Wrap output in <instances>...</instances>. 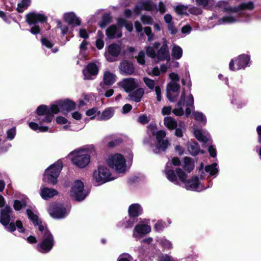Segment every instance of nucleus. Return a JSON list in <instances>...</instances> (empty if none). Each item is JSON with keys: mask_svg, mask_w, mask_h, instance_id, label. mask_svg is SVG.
I'll use <instances>...</instances> for the list:
<instances>
[{"mask_svg": "<svg viewBox=\"0 0 261 261\" xmlns=\"http://www.w3.org/2000/svg\"><path fill=\"white\" fill-rule=\"evenodd\" d=\"M98 68L94 63H89L87 65L86 69L83 70L85 80H92L93 76H96L98 73Z\"/></svg>", "mask_w": 261, "mask_h": 261, "instance_id": "dca6fc26", "label": "nucleus"}, {"mask_svg": "<svg viewBox=\"0 0 261 261\" xmlns=\"http://www.w3.org/2000/svg\"><path fill=\"white\" fill-rule=\"evenodd\" d=\"M55 245L54 238L49 230L46 227L42 236V241L37 245V250L42 253L49 252Z\"/></svg>", "mask_w": 261, "mask_h": 261, "instance_id": "f03ea898", "label": "nucleus"}, {"mask_svg": "<svg viewBox=\"0 0 261 261\" xmlns=\"http://www.w3.org/2000/svg\"><path fill=\"white\" fill-rule=\"evenodd\" d=\"M138 221L137 217H129V219L124 223V227L126 228L132 227Z\"/></svg>", "mask_w": 261, "mask_h": 261, "instance_id": "37998d69", "label": "nucleus"}, {"mask_svg": "<svg viewBox=\"0 0 261 261\" xmlns=\"http://www.w3.org/2000/svg\"><path fill=\"white\" fill-rule=\"evenodd\" d=\"M208 151L210 153V155L212 158H215L217 155V151L216 149L213 146L210 145L208 148Z\"/></svg>", "mask_w": 261, "mask_h": 261, "instance_id": "0e129e2a", "label": "nucleus"}, {"mask_svg": "<svg viewBox=\"0 0 261 261\" xmlns=\"http://www.w3.org/2000/svg\"><path fill=\"white\" fill-rule=\"evenodd\" d=\"M119 69L120 74L130 75L134 73L135 68L134 64L128 60H123L120 63Z\"/></svg>", "mask_w": 261, "mask_h": 261, "instance_id": "ddd939ff", "label": "nucleus"}, {"mask_svg": "<svg viewBox=\"0 0 261 261\" xmlns=\"http://www.w3.org/2000/svg\"><path fill=\"white\" fill-rule=\"evenodd\" d=\"M174 114L177 116H181L184 115V112L182 108L174 109L172 111Z\"/></svg>", "mask_w": 261, "mask_h": 261, "instance_id": "69168bd1", "label": "nucleus"}, {"mask_svg": "<svg viewBox=\"0 0 261 261\" xmlns=\"http://www.w3.org/2000/svg\"><path fill=\"white\" fill-rule=\"evenodd\" d=\"M55 114L47 113V115H44L45 116L43 118H42V119L39 118L38 119V120L39 121V123L40 124L43 123H50L51 122L53 119L54 117Z\"/></svg>", "mask_w": 261, "mask_h": 261, "instance_id": "c03bdc74", "label": "nucleus"}, {"mask_svg": "<svg viewBox=\"0 0 261 261\" xmlns=\"http://www.w3.org/2000/svg\"><path fill=\"white\" fill-rule=\"evenodd\" d=\"M132 256L128 253L121 254L117 259V261H132Z\"/></svg>", "mask_w": 261, "mask_h": 261, "instance_id": "5fc2aeb1", "label": "nucleus"}, {"mask_svg": "<svg viewBox=\"0 0 261 261\" xmlns=\"http://www.w3.org/2000/svg\"><path fill=\"white\" fill-rule=\"evenodd\" d=\"M156 8V5L150 0H140L135 5L134 12L136 15L138 16L142 10L152 11Z\"/></svg>", "mask_w": 261, "mask_h": 261, "instance_id": "9d476101", "label": "nucleus"}, {"mask_svg": "<svg viewBox=\"0 0 261 261\" xmlns=\"http://www.w3.org/2000/svg\"><path fill=\"white\" fill-rule=\"evenodd\" d=\"M27 206L26 201L24 200L20 201L19 200H15L13 204V207L16 211H19Z\"/></svg>", "mask_w": 261, "mask_h": 261, "instance_id": "79ce46f5", "label": "nucleus"}, {"mask_svg": "<svg viewBox=\"0 0 261 261\" xmlns=\"http://www.w3.org/2000/svg\"><path fill=\"white\" fill-rule=\"evenodd\" d=\"M63 163L62 161L60 160L56 163L50 165L45 171L56 177H59L63 168Z\"/></svg>", "mask_w": 261, "mask_h": 261, "instance_id": "aec40b11", "label": "nucleus"}, {"mask_svg": "<svg viewBox=\"0 0 261 261\" xmlns=\"http://www.w3.org/2000/svg\"><path fill=\"white\" fill-rule=\"evenodd\" d=\"M121 50L120 45L116 43L110 44L108 46V53L113 57H118L120 54Z\"/></svg>", "mask_w": 261, "mask_h": 261, "instance_id": "a878e982", "label": "nucleus"}, {"mask_svg": "<svg viewBox=\"0 0 261 261\" xmlns=\"http://www.w3.org/2000/svg\"><path fill=\"white\" fill-rule=\"evenodd\" d=\"M41 42L42 45L48 48H51L54 45V44L45 37H42L41 39Z\"/></svg>", "mask_w": 261, "mask_h": 261, "instance_id": "6e6d98bb", "label": "nucleus"}, {"mask_svg": "<svg viewBox=\"0 0 261 261\" xmlns=\"http://www.w3.org/2000/svg\"><path fill=\"white\" fill-rule=\"evenodd\" d=\"M184 165L183 168L184 170L188 173H190L192 171L194 168V165L192 162V159L190 157L186 156L184 158Z\"/></svg>", "mask_w": 261, "mask_h": 261, "instance_id": "72a5a7b5", "label": "nucleus"}, {"mask_svg": "<svg viewBox=\"0 0 261 261\" xmlns=\"http://www.w3.org/2000/svg\"><path fill=\"white\" fill-rule=\"evenodd\" d=\"M189 13L194 15H200L202 13V10L197 7H193L189 9L188 10Z\"/></svg>", "mask_w": 261, "mask_h": 261, "instance_id": "bf43d9fd", "label": "nucleus"}, {"mask_svg": "<svg viewBox=\"0 0 261 261\" xmlns=\"http://www.w3.org/2000/svg\"><path fill=\"white\" fill-rule=\"evenodd\" d=\"M146 53L148 57L151 58H154L156 56L154 49L150 46L146 47Z\"/></svg>", "mask_w": 261, "mask_h": 261, "instance_id": "8fccbe9b", "label": "nucleus"}, {"mask_svg": "<svg viewBox=\"0 0 261 261\" xmlns=\"http://www.w3.org/2000/svg\"><path fill=\"white\" fill-rule=\"evenodd\" d=\"M156 57L160 61L170 60V56L168 46L166 42H164L160 48L158 50Z\"/></svg>", "mask_w": 261, "mask_h": 261, "instance_id": "a211bd4d", "label": "nucleus"}, {"mask_svg": "<svg viewBox=\"0 0 261 261\" xmlns=\"http://www.w3.org/2000/svg\"><path fill=\"white\" fill-rule=\"evenodd\" d=\"M164 125L170 130H173L177 127V121L171 117L167 116L164 119Z\"/></svg>", "mask_w": 261, "mask_h": 261, "instance_id": "473e14b6", "label": "nucleus"}, {"mask_svg": "<svg viewBox=\"0 0 261 261\" xmlns=\"http://www.w3.org/2000/svg\"><path fill=\"white\" fill-rule=\"evenodd\" d=\"M58 194V192L56 190L48 188H44L41 191V196L44 200L52 198L57 195Z\"/></svg>", "mask_w": 261, "mask_h": 261, "instance_id": "b1692460", "label": "nucleus"}, {"mask_svg": "<svg viewBox=\"0 0 261 261\" xmlns=\"http://www.w3.org/2000/svg\"><path fill=\"white\" fill-rule=\"evenodd\" d=\"M175 12L178 14L180 15H187L188 16L189 14L187 13V10L188 9V7L187 6H185L184 5H179L176 6L174 8Z\"/></svg>", "mask_w": 261, "mask_h": 261, "instance_id": "ea45409f", "label": "nucleus"}, {"mask_svg": "<svg viewBox=\"0 0 261 261\" xmlns=\"http://www.w3.org/2000/svg\"><path fill=\"white\" fill-rule=\"evenodd\" d=\"M117 28L116 25L113 24L108 27L106 31V35L109 39L120 38L122 36L121 33L117 34Z\"/></svg>", "mask_w": 261, "mask_h": 261, "instance_id": "5701e85b", "label": "nucleus"}, {"mask_svg": "<svg viewBox=\"0 0 261 261\" xmlns=\"http://www.w3.org/2000/svg\"><path fill=\"white\" fill-rule=\"evenodd\" d=\"M141 20L144 24H152L153 22L152 18L146 15H142L141 16Z\"/></svg>", "mask_w": 261, "mask_h": 261, "instance_id": "de8ad7c7", "label": "nucleus"}, {"mask_svg": "<svg viewBox=\"0 0 261 261\" xmlns=\"http://www.w3.org/2000/svg\"><path fill=\"white\" fill-rule=\"evenodd\" d=\"M175 171L176 175L178 177L179 180L182 182L186 184V187L187 190L196 189L198 187L199 178L197 176H193L191 179L187 180V174L181 168H176Z\"/></svg>", "mask_w": 261, "mask_h": 261, "instance_id": "0eeeda50", "label": "nucleus"}, {"mask_svg": "<svg viewBox=\"0 0 261 261\" xmlns=\"http://www.w3.org/2000/svg\"><path fill=\"white\" fill-rule=\"evenodd\" d=\"M144 93V89L142 88H139L137 90L132 91V93H130L128 96L133 101L136 102H139L141 100Z\"/></svg>", "mask_w": 261, "mask_h": 261, "instance_id": "393cba45", "label": "nucleus"}, {"mask_svg": "<svg viewBox=\"0 0 261 261\" xmlns=\"http://www.w3.org/2000/svg\"><path fill=\"white\" fill-rule=\"evenodd\" d=\"M171 110V106L164 107L162 109V114L163 115H168L170 114Z\"/></svg>", "mask_w": 261, "mask_h": 261, "instance_id": "774afa93", "label": "nucleus"}, {"mask_svg": "<svg viewBox=\"0 0 261 261\" xmlns=\"http://www.w3.org/2000/svg\"><path fill=\"white\" fill-rule=\"evenodd\" d=\"M16 135V128L15 127H12V128L7 131V138L9 140H13Z\"/></svg>", "mask_w": 261, "mask_h": 261, "instance_id": "3c124183", "label": "nucleus"}, {"mask_svg": "<svg viewBox=\"0 0 261 261\" xmlns=\"http://www.w3.org/2000/svg\"><path fill=\"white\" fill-rule=\"evenodd\" d=\"M26 212L29 219L33 223V224L39 219L38 216L35 214L31 210L27 209Z\"/></svg>", "mask_w": 261, "mask_h": 261, "instance_id": "a18cd8bd", "label": "nucleus"}, {"mask_svg": "<svg viewBox=\"0 0 261 261\" xmlns=\"http://www.w3.org/2000/svg\"><path fill=\"white\" fill-rule=\"evenodd\" d=\"M187 147L188 150L191 155L195 156L199 153V145L197 142L194 141L188 143Z\"/></svg>", "mask_w": 261, "mask_h": 261, "instance_id": "c756f323", "label": "nucleus"}, {"mask_svg": "<svg viewBox=\"0 0 261 261\" xmlns=\"http://www.w3.org/2000/svg\"><path fill=\"white\" fill-rule=\"evenodd\" d=\"M122 87L126 92H132L137 87L135 79L132 77L123 79Z\"/></svg>", "mask_w": 261, "mask_h": 261, "instance_id": "6ab92c4d", "label": "nucleus"}, {"mask_svg": "<svg viewBox=\"0 0 261 261\" xmlns=\"http://www.w3.org/2000/svg\"><path fill=\"white\" fill-rule=\"evenodd\" d=\"M103 81L105 85H112L116 81V76L110 71H106L103 75Z\"/></svg>", "mask_w": 261, "mask_h": 261, "instance_id": "7c9ffc66", "label": "nucleus"}, {"mask_svg": "<svg viewBox=\"0 0 261 261\" xmlns=\"http://www.w3.org/2000/svg\"><path fill=\"white\" fill-rule=\"evenodd\" d=\"M114 114V110L113 108H107L102 112L101 115L97 118V119L99 121L107 120L112 117Z\"/></svg>", "mask_w": 261, "mask_h": 261, "instance_id": "bb28decb", "label": "nucleus"}, {"mask_svg": "<svg viewBox=\"0 0 261 261\" xmlns=\"http://www.w3.org/2000/svg\"><path fill=\"white\" fill-rule=\"evenodd\" d=\"M195 137L199 141L203 143H207L208 139L204 136L200 129H195L194 132Z\"/></svg>", "mask_w": 261, "mask_h": 261, "instance_id": "a19ab883", "label": "nucleus"}, {"mask_svg": "<svg viewBox=\"0 0 261 261\" xmlns=\"http://www.w3.org/2000/svg\"><path fill=\"white\" fill-rule=\"evenodd\" d=\"M138 121L142 124H146L149 122V120L146 115H142L139 117Z\"/></svg>", "mask_w": 261, "mask_h": 261, "instance_id": "680f3d73", "label": "nucleus"}, {"mask_svg": "<svg viewBox=\"0 0 261 261\" xmlns=\"http://www.w3.org/2000/svg\"><path fill=\"white\" fill-rule=\"evenodd\" d=\"M168 30L172 35H175L177 32V29L174 26V22L168 24Z\"/></svg>", "mask_w": 261, "mask_h": 261, "instance_id": "e2e57ef3", "label": "nucleus"}, {"mask_svg": "<svg viewBox=\"0 0 261 261\" xmlns=\"http://www.w3.org/2000/svg\"><path fill=\"white\" fill-rule=\"evenodd\" d=\"M143 210L138 203H133L129 205L128 209L129 217H137L142 214Z\"/></svg>", "mask_w": 261, "mask_h": 261, "instance_id": "4be33fe9", "label": "nucleus"}, {"mask_svg": "<svg viewBox=\"0 0 261 261\" xmlns=\"http://www.w3.org/2000/svg\"><path fill=\"white\" fill-rule=\"evenodd\" d=\"M53 105L57 107L59 113L61 111L64 115L75 110L76 107L75 102L68 98L57 100Z\"/></svg>", "mask_w": 261, "mask_h": 261, "instance_id": "1a4fd4ad", "label": "nucleus"}, {"mask_svg": "<svg viewBox=\"0 0 261 261\" xmlns=\"http://www.w3.org/2000/svg\"><path fill=\"white\" fill-rule=\"evenodd\" d=\"M36 113L38 116H44L49 114H58L59 110L56 106L51 105L49 108L47 106L45 105H41L39 106L36 110Z\"/></svg>", "mask_w": 261, "mask_h": 261, "instance_id": "4468645a", "label": "nucleus"}, {"mask_svg": "<svg viewBox=\"0 0 261 261\" xmlns=\"http://www.w3.org/2000/svg\"><path fill=\"white\" fill-rule=\"evenodd\" d=\"M165 227V223L161 221H158L154 226V229L156 231H160L163 229Z\"/></svg>", "mask_w": 261, "mask_h": 261, "instance_id": "13d9d810", "label": "nucleus"}, {"mask_svg": "<svg viewBox=\"0 0 261 261\" xmlns=\"http://www.w3.org/2000/svg\"><path fill=\"white\" fill-rule=\"evenodd\" d=\"M250 57L249 55L242 54L237 58H234L230 61L229 64V68L231 71L245 69L249 66L250 63Z\"/></svg>", "mask_w": 261, "mask_h": 261, "instance_id": "39448f33", "label": "nucleus"}, {"mask_svg": "<svg viewBox=\"0 0 261 261\" xmlns=\"http://www.w3.org/2000/svg\"><path fill=\"white\" fill-rule=\"evenodd\" d=\"M166 133L164 130H160L156 132L155 133V137L157 142H159L161 140H164L163 139L166 137Z\"/></svg>", "mask_w": 261, "mask_h": 261, "instance_id": "864d4df0", "label": "nucleus"}, {"mask_svg": "<svg viewBox=\"0 0 261 261\" xmlns=\"http://www.w3.org/2000/svg\"><path fill=\"white\" fill-rule=\"evenodd\" d=\"M48 213L54 218L62 219L66 215V208L63 203L54 202L49 205Z\"/></svg>", "mask_w": 261, "mask_h": 261, "instance_id": "6e6552de", "label": "nucleus"}, {"mask_svg": "<svg viewBox=\"0 0 261 261\" xmlns=\"http://www.w3.org/2000/svg\"><path fill=\"white\" fill-rule=\"evenodd\" d=\"M112 21V17L108 13H103L101 17V20L98 22V25L101 29L105 28L109 23Z\"/></svg>", "mask_w": 261, "mask_h": 261, "instance_id": "cd10ccee", "label": "nucleus"}, {"mask_svg": "<svg viewBox=\"0 0 261 261\" xmlns=\"http://www.w3.org/2000/svg\"><path fill=\"white\" fill-rule=\"evenodd\" d=\"M218 164L214 163L211 165L205 166L204 170L206 172H209L211 176L217 174L219 172V169L217 168Z\"/></svg>", "mask_w": 261, "mask_h": 261, "instance_id": "e433bc0d", "label": "nucleus"}, {"mask_svg": "<svg viewBox=\"0 0 261 261\" xmlns=\"http://www.w3.org/2000/svg\"><path fill=\"white\" fill-rule=\"evenodd\" d=\"M182 55V49L178 45H174L172 49V56L174 59H179Z\"/></svg>", "mask_w": 261, "mask_h": 261, "instance_id": "4c0bfd02", "label": "nucleus"}, {"mask_svg": "<svg viewBox=\"0 0 261 261\" xmlns=\"http://www.w3.org/2000/svg\"><path fill=\"white\" fill-rule=\"evenodd\" d=\"M63 19L65 22L71 25L72 28L81 25L80 19L72 12L65 13L63 15Z\"/></svg>", "mask_w": 261, "mask_h": 261, "instance_id": "f3484780", "label": "nucleus"}, {"mask_svg": "<svg viewBox=\"0 0 261 261\" xmlns=\"http://www.w3.org/2000/svg\"><path fill=\"white\" fill-rule=\"evenodd\" d=\"M0 222L4 226H7L11 220L10 214L12 213V208L6 205L4 208L1 210Z\"/></svg>", "mask_w": 261, "mask_h": 261, "instance_id": "2eb2a0df", "label": "nucleus"}, {"mask_svg": "<svg viewBox=\"0 0 261 261\" xmlns=\"http://www.w3.org/2000/svg\"><path fill=\"white\" fill-rule=\"evenodd\" d=\"M93 179L99 185H102L115 179L111 176L110 169L106 166L98 165L97 169L93 173Z\"/></svg>", "mask_w": 261, "mask_h": 261, "instance_id": "7ed1b4c3", "label": "nucleus"}, {"mask_svg": "<svg viewBox=\"0 0 261 261\" xmlns=\"http://www.w3.org/2000/svg\"><path fill=\"white\" fill-rule=\"evenodd\" d=\"M166 175L167 179L171 182L178 185L177 175L173 169H169L166 171Z\"/></svg>", "mask_w": 261, "mask_h": 261, "instance_id": "58836bf2", "label": "nucleus"}, {"mask_svg": "<svg viewBox=\"0 0 261 261\" xmlns=\"http://www.w3.org/2000/svg\"><path fill=\"white\" fill-rule=\"evenodd\" d=\"M221 20L224 23H232L236 22L237 20L236 18L231 16H224L222 18Z\"/></svg>", "mask_w": 261, "mask_h": 261, "instance_id": "052dcab7", "label": "nucleus"}, {"mask_svg": "<svg viewBox=\"0 0 261 261\" xmlns=\"http://www.w3.org/2000/svg\"><path fill=\"white\" fill-rule=\"evenodd\" d=\"M218 7L222 8L223 11L227 13H238L241 10H252L254 8V3L250 1L248 3H243L238 7H230L228 6V3L225 1L219 2L217 4Z\"/></svg>", "mask_w": 261, "mask_h": 261, "instance_id": "20e7f679", "label": "nucleus"}, {"mask_svg": "<svg viewBox=\"0 0 261 261\" xmlns=\"http://www.w3.org/2000/svg\"><path fill=\"white\" fill-rule=\"evenodd\" d=\"M79 35L80 37L84 39H87L89 37L87 30L85 29H81L79 31Z\"/></svg>", "mask_w": 261, "mask_h": 261, "instance_id": "338daca9", "label": "nucleus"}, {"mask_svg": "<svg viewBox=\"0 0 261 261\" xmlns=\"http://www.w3.org/2000/svg\"><path fill=\"white\" fill-rule=\"evenodd\" d=\"M108 165L118 173H123L125 171V160L123 155L116 153L109 159Z\"/></svg>", "mask_w": 261, "mask_h": 261, "instance_id": "423d86ee", "label": "nucleus"}, {"mask_svg": "<svg viewBox=\"0 0 261 261\" xmlns=\"http://www.w3.org/2000/svg\"><path fill=\"white\" fill-rule=\"evenodd\" d=\"M143 81L150 89L153 90L154 88L155 89V82L154 80L145 77L143 78Z\"/></svg>", "mask_w": 261, "mask_h": 261, "instance_id": "09e8293b", "label": "nucleus"}, {"mask_svg": "<svg viewBox=\"0 0 261 261\" xmlns=\"http://www.w3.org/2000/svg\"><path fill=\"white\" fill-rule=\"evenodd\" d=\"M137 62L140 65H144L145 63V54L144 51H140L139 53L138 56L136 57Z\"/></svg>", "mask_w": 261, "mask_h": 261, "instance_id": "603ef678", "label": "nucleus"}, {"mask_svg": "<svg viewBox=\"0 0 261 261\" xmlns=\"http://www.w3.org/2000/svg\"><path fill=\"white\" fill-rule=\"evenodd\" d=\"M58 177H56L45 171L44 174L43 180L48 184L55 185L57 183Z\"/></svg>", "mask_w": 261, "mask_h": 261, "instance_id": "c9c22d12", "label": "nucleus"}, {"mask_svg": "<svg viewBox=\"0 0 261 261\" xmlns=\"http://www.w3.org/2000/svg\"><path fill=\"white\" fill-rule=\"evenodd\" d=\"M122 142V140L121 139H117L114 140L110 141L108 143V146L110 148H113L121 143Z\"/></svg>", "mask_w": 261, "mask_h": 261, "instance_id": "4d7b16f0", "label": "nucleus"}, {"mask_svg": "<svg viewBox=\"0 0 261 261\" xmlns=\"http://www.w3.org/2000/svg\"><path fill=\"white\" fill-rule=\"evenodd\" d=\"M193 115L194 119L199 122H206V118L203 115V113L199 112H194Z\"/></svg>", "mask_w": 261, "mask_h": 261, "instance_id": "49530a36", "label": "nucleus"}, {"mask_svg": "<svg viewBox=\"0 0 261 261\" xmlns=\"http://www.w3.org/2000/svg\"><path fill=\"white\" fill-rule=\"evenodd\" d=\"M180 88V85L176 82H171L168 84L167 86V97L170 101L174 102L175 100V97L172 96L169 91H171L173 92H177L179 91Z\"/></svg>", "mask_w": 261, "mask_h": 261, "instance_id": "412c9836", "label": "nucleus"}, {"mask_svg": "<svg viewBox=\"0 0 261 261\" xmlns=\"http://www.w3.org/2000/svg\"><path fill=\"white\" fill-rule=\"evenodd\" d=\"M134 230L140 234H146L151 231V227L147 224H138Z\"/></svg>", "mask_w": 261, "mask_h": 261, "instance_id": "2f4dec72", "label": "nucleus"}, {"mask_svg": "<svg viewBox=\"0 0 261 261\" xmlns=\"http://www.w3.org/2000/svg\"><path fill=\"white\" fill-rule=\"evenodd\" d=\"M25 21L29 25H32L29 31L33 35H37L41 33V29L38 25V23H43L46 22L47 18L43 14L31 12L25 15Z\"/></svg>", "mask_w": 261, "mask_h": 261, "instance_id": "f257e3e1", "label": "nucleus"}, {"mask_svg": "<svg viewBox=\"0 0 261 261\" xmlns=\"http://www.w3.org/2000/svg\"><path fill=\"white\" fill-rule=\"evenodd\" d=\"M73 164L80 168L86 167L90 161V156L88 154H82L79 151L71 160Z\"/></svg>", "mask_w": 261, "mask_h": 261, "instance_id": "9b49d317", "label": "nucleus"}, {"mask_svg": "<svg viewBox=\"0 0 261 261\" xmlns=\"http://www.w3.org/2000/svg\"><path fill=\"white\" fill-rule=\"evenodd\" d=\"M31 0H21L20 3L17 4L16 11L19 13H22L31 5Z\"/></svg>", "mask_w": 261, "mask_h": 261, "instance_id": "f704fd0d", "label": "nucleus"}, {"mask_svg": "<svg viewBox=\"0 0 261 261\" xmlns=\"http://www.w3.org/2000/svg\"><path fill=\"white\" fill-rule=\"evenodd\" d=\"M84 188V183L81 180H75L72 188V192L74 194L76 201H81L87 196V194L83 193Z\"/></svg>", "mask_w": 261, "mask_h": 261, "instance_id": "f8f14e48", "label": "nucleus"}, {"mask_svg": "<svg viewBox=\"0 0 261 261\" xmlns=\"http://www.w3.org/2000/svg\"><path fill=\"white\" fill-rule=\"evenodd\" d=\"M170 145L168 140H161L159 142H157L155 145V148L153 149V151L155 153L159 152L160 150L165 151Z\"/></svg>", "mask_w": 261, "mask_h": 261, "instance_id": "c85d7f7f", "label": "nucleus"}]
</instances>
